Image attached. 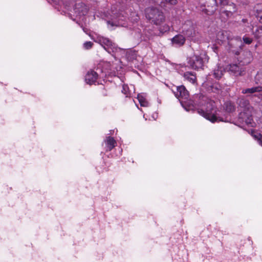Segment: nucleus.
I'll return each mask as SVG.
<instances>
[{
  "label": "nucleus",
  "instance_id": "412c9836",
  "mask_svg": "<svg viewBox=\"0 0 262 262\" xmlns=\"http://www.w3.org/2000/svg\"><path fill=\"white\" fill-rule=\"evenodd\" d=\"M122 92L126 95V97H129L132 91L127 85L124 84L122 86Z\"/></svg>",
  "mask_w": 262,
  "mask_h": 262
},
{
  "label": "nucleus",
  "instance_id": "9b49d317",
  "mask_svg": "<svg viewBox=\"0 0 262 262\" xmlns=\"http://www.w3.org/2000/svg\"><path fill=\"white\" fill-rule=\"evenodd\" d=\"M252 60H253L252 53L250 51H246L244 53L243 57L242 59L240 61V62L245 67L246 65H247V64L250 63Z\"/></svg>",
  "mask_w": 262,
  "mask_h": 262
},
{
  "label": "nucleus",
  "instance_id": "bb28decb",
  "mask_svg": "<svg viewBox=\"0 0 262 262\" xmlns=\"http://www.w3.org/2000/svg\"><path fill=\"white\" fill-rule=\"evenodd\" d=\"M255 138H257L258 142L262 146V135H261L260 134H259L257 136H255Z\"/></svg>",
  "mask_w": 262,
  "mask_h": 262
},
{
  "label": "nucleus",
  "instance_id": "5701e85b",
  "mask_svg": "<svg viewBox=\"0 0 262 262\" xmlns=\"http://www.w3.org/2000/svg\"><path fill=\"white\" fill-rule=\"evenodd\" d=\"M255 8H262V4H257L255 7ZM257 17L259 18V21L261 23H262V11L261 12H257Z\"/></svg>",
  "mask_w": 262,
  "mask_h": 262
},
{
  "label": "nucleus",
  "instance_id": "f03ea898",
  "mask_svg": "<svg viewBox=\"0 0 262 262\" xmlns=\"http://www.w3.org/2000/svg\"><path fill=\"white\" fill-rule=\"evenodd\" d=\"M95 41L98 42L109 53H113V56L115 58H118L124 54L125 51L122 48H118L108 38L101 36H98Z\"/></svg>",
  "mask_w": 262,
  "mask_h": 262
},
{
  "label": "nucleus",
  "instance_id": "dca6fc26",
  "mask_svg": "<svg viewBox=\"0 0 262 262\" xmlns=\"http://www.w3.org/2000/svg\"><path fill=\"white\" fill-rule=\"evenodd\" d=\"M184 77L185 80H187L191 83H194L196 81V76L192 72H187L184 74Z\"/></svg>",
  "mask_w": 262,
  "mask_h": 262
},
{
  "label": "nucleus",
  "instance_id": "39448f33",
  "mask_svg": "<svg viewBox=\"0 0 262 262\" xmlns=\"http://www.w3.org/2000/svg\"><path fill=\"white\" fill-rule=\"evenodd\" d=\"M112 14H110V17L108 18V20H107L108 28H111L114 26H126V21L123 16H121L118 13H114V11H112Z\"/></svg>",
  "mask_w": 262,
  "mask_h": 262
},
{
  "label": "nucleus",
  "instance_id": "c756f323",
  "mask_svg": "<svg viewBox=\"0 0 262 262\" xmlns=\"http://www.w3.org/2000/svg\"><path fill=\"white\" fill-rule=\"evenodd\" d=\"M222 5H225L226 4V0H220Z\"/></svg>",
  "mask_w": 262,
  "mask_h": 262
},
{
  "label": "nucleus",
  "instance_id": "b1692460",
  "mask_svg": "<svg viewBox=\"0 0 262 262\" xmlns=\"http://www.w3.org/2000/svg\"><path fill=\"white\" fill-rule=\"evenodd\" d=\"M243 39L244 43L248 45L250 44L252 41V39L251 38L248 37L246 36H244L243 38Z\"/></svg>",
  "mask_w": 262,
  "mask_h": 262
},
{
  "label": "nucleus",
  "instance_id": "1a4fd4ad",
  "mask_svg": "<svg viewBox=\"0 0 262 262\" xmlns=\"http://www.w3.org/2000/svg\"><path fill=\"white\" fill-rule=\"evenodd\" d=\"M98 74L93 70L89 71L85 76V81L90 85L94 84L98 78Z\"/></svg>",
  "mask_w": 262,
  "mask_h": 262
},
{
  "label": "nucleus",
  "instance_id": "f257e3e1",
  "mask_svg": "<svg viewBox=\"0 0 262 262\" xmlns=\"http://www.w3.org/2000/svg\"><path fill=\"white\" fill-rule=\"evenodd\" d=\"M174 93L186 111L197 110L198 114L212 123L225 121L224 118L220 116V111L215 108L214 101L203 97L202 101H204V103L200 102V104H194L192 100L188 99L189 93L184 85L177 86V91Z\"/></svg>",
  "mask_w": 262,
  "mask_h": 262
},
{
  "label": "nucleus",
  "instance_id": "a211bd4d",
  "mask_svg": "<svg viewBox=\"0 0 262 262\" xmlns=\"http://www.w3.org/2000/svg\"><path fill=\"white\" fill-rule=\"evenodd\" d=\"M137 99L140 104V105L143 107H147L149 106V103L146 100L144 96L142 94H138Z\"/></svg>",
  "mask_w": 262,
  "mask_h": 262
},
{
  "label": "nucleus",
  "instance_id": "ddd939ff",
  "mask_svg": "<svg viewBox=\"0 0 262 262\" xmlns=\"http://www.w3.org/2000/svg\"><path fill=\"white\" fill-rule=\"evenodd\" d=\"M262 92V86H254L250 88H247L243 89L242 91V93L243 94H253L255 93H259Z\"/></svg>",
  "mask_w": 262,
  "mask_h": 262
},
{
  "label": "nucleus",
  "instance_id": "f8f14e48",
  "mask_svg": "<svg viewBox=\"0 0 262 262\" xmlns=\"http://www.w3.org/2000/svg\"><path fill=\"white\" fill-rule=\"evenodd\" d=\"M106 151H111L116 145V141L110 136L107 137L104 140Z\"/></svg>",
  "mask_w": 262,
  "mask_h": 262
},
{
  "label": "nucleus",
  "instance_id": "f3484780",
  "mask_svg": "<svg viewBox=\"0 0 262 262\" xmlns=\"http://www.w3.org/2000/svg\"><path fill=\"white\" fill-rule=\"evenodd\" d=\"M183 32L186 37L191 38H193L195 35V31L192 26H190L188 30H185V28H184Z\"/></svg>",
  "mask_w": 262,
  "mask_h": 262
},
{
  "label": "nucleus",
  "instance_id": "9d476101",
  "mask_svg": "<svg viewBox=\"0 0 262 262\" xmlns=\"http://www.w3.org/2000/svg\"><path fill=\"white\" fill-rule=\"evenodd\" d=\"M185 40V37L183 35L178 34L171 39V43L174 47H181L184 44Z\"/></svg>",
  "mask_w": 262,
  "mask_h": 262
},
{
  "label": "nucleus",
  "instance_id": "7ed1b4c3",
  "mask_svg": "<svg viewBox=\"0 0 262 262\" xmlns=\"http://www.w3.org/2000/svg\"><path fill=\"white\" fill-rule=\"evenodd\" d=\"M145 14L146 19L157 26L161 25L165 20L163 13L158 9L148 8L146 9Z\"/></svg>",
  "mask_w": 262,
  "mask_h": 262
},
{
  "label": "nucleus",
  "instance_id": "393cba45",
  "mask_svg": "<svg viewBox=\"0 0 262 262\" xmlns=\"http://www.w3.org/2000/svg\"><path fill=\"white\" fill-rule=\"evenodd\" d=\"M93 45V43L91 41H86L83 43V47L85 49H90Z\"/></svg>",
  "mask_w": 262,
  "mask_h": 262
},
{
  "label": "nucleus",
  "instance_id": "2eb2a0df",
  "mask_svg": "<svg viewBox=\"0 0 262 262\" xmlns=\"http://www.w3.org/2000/svg\"><path fill=\"white\" fill-rule=\"evenodd\" d=\"M125 53L124 54H122V56H120V57H123L125 54L126 55V58L129 61H133L134 59H135L137 57V53L135 51L130 50L126 52L124 50ZM119 58V57L118 58Z\"/></svg>",
  "mask_w": 262,
  "mask_h": 262
},
{
  "label": "nucleus",
  "instance_id": "473e14b6",
  "mask_svg": "<svg viewBox=\"0 0 262 262\" xmlns=\"http://www.w3.org/2000/svg\"><path fill=\"white\" fill-rule=\"evenodd\" d=\"M116 70H117V71H119V70L118 69V68H116Z\"/></svg>",
  "mask_w": 262,
  "mask_h": 262
},
{
  "label": "nucleus",
  "instance_id": "20e7f679",
  "mask_svg": "<svg viewBox=\"0 0 262 262\" xmlns=\"http://www.w3.org/2000/svg\"><path fill=\"white\" fill-rule=\"evenodd\" d=\"M208 58L205 53H201L200 56L194 54L193 56L188 58V63L189 66L194 69H199L202 68L204 62L208 61Z\"/></svg>",
  "mask_w": 262,
  "mask_h": 262
},
{
  "label": "nucleus",
  "instance_id": "7c9ffc66",
  "mask_svg": "<svg viewBox=\"0 0 262 262\" xmlns=\"http://www.w3.org/2000/svg\"><path fill=\"white\" fill-rule=\"evenodd\" d=\"M157 116H158L157 114L155 113V114H153L152 118H154V120H156Z\"/></svg>",
  "mask_w": 262,
  "mask_h": 262
},
{
  "label": "nucleus",
  "instance_id": "cd10ccee",
  "mask_svg": "<svg viewBox=\"0 0 262 262\" xmlns=\"http://www.w3.org/2000/svg\"><path fill=\"white\" fill-rule=\"evenodd\" d=\"M165 1L171 5H175L177 3V0H165Z\"/></svg>",
  "mask_w": 262,
  "mask_h": 262
},
{
  "label": "nucleus",
  "instance_id": "0eeeda50",
  "mask_svg": "<svg viewBox=\"0 0 262 262\" xmlns=\"http://www.w3.org/2000/svg\"><path fill=\"white\" fill-rule=\"evenodd\" d=\"M238 121L242 123H245L248 126L251 127H254L255 124L249 110L246 111L244 110L239 114Z\"/></svg>",
  "mask_w": 262,
  "mask_h": 262
},
{
  "label": "nucleus",
  "instance_id": "6e6552de",
  "mask_svg": "<svg viewBox=\"0 0 262 262\" xmlns=\"http://www.w3.org/2000/svg\"><path fill=\"white\" fill-rule=\"evenodd\" d=\"M74 11L76 17L83 20V16L88 13V8L84 4L79 3L75 5Z\"/></svg>",
  "mask_w": 262,
  "mask_h": 262
},
{
  "label": "nucleus",
  "instance_id": "aec40b11",
  "mask_svg": "<svg viewBox=\"0 0 262 262\" xmlns=\"http://www.w3.org/2000/svg\"><path fill=\"white\" fill-rule=\"evenodd\" d=\"M224 107L228 113H231L235 110V107L231 102H226L224 104Z\"/></svg>",
  "mask_w": 262,
  "mask_h": 262
},
{
  "label": "nucleus",
  "instance_id": "a878e982",
  "mask_svg": "<svg viewBox=\"0 0 262 262\" xmlns=\"http://www.w3.org/2000/svg\"><path fill=\"white\" fill-rule=\"evenodd\" d=\"M104 64H106V66H108V69L107 68H106V70H107L108 71V70L114 71L113 70L114 64L112 66H111L110 62H105Z\"/></svg>",
  "mask_w": 262,
  "mask_h": 262
},
{
  "label": "nucleus",
  "instance_id": "c85d7f7f",
  "mask_svg": "<svg viewBox=\"0 0 262 262\" xmlns=\"http://www.w3.org/2000/svg\"><path fill=\"white\" fill-rule=\"evenodd\" d=\"M169 30V27L168 26H164L163 29L161 30V31L163 32H166Z\"/></svg>",
  "mask_w": 262,
  "mask_h": 262
},
{
  "label": "nucleus",
  "instance_id": "423d86ee",
  "mask_svg": "<svg viewBox=\"0 0 262 262\" xmlns=\"http://www.w3.org/2000/svg\"><path fill=\"white\" fill-rule=\"evenodd\" d=\"M227 69L235 76H241L245 74L246 68L239 61L228 66Z\"/></svg>",
  "mask_w": 262,
  "mask_h": 262
},
{
  "label": "nucleus",
  "instance_id": "4be33fe9",
  "mask_svg": "<svg viewBox=\"0 0 262 262\" xmlns=\"http://www.w3.org/2000/svg\"><path fill=\"white\" fill-rule=\"evenodd\" d=\"M215 10L216 6H215L214 7H212V9L211 10H209L208 9H203V11L207 15H210L213 14Z\"/></svg>",
  "mask_w": 262,
  "mask_h": 262
},
{
  "label": "nucleus",
  "instance_id": "6ab92c4d",
  "mask_svg": "<svg viewBox=\"0 0 262 262\" xmlns=\"http://www.w3.org/2000/svg\"><path fill=\"white\" fill-rule=\"evenodd\" d=\"M255 38L258 40L262 41V26L259 27L254 32Z\"/></svg>",
  "mask_w": 262,
  "mask_h": 262
},
{
  "label": "nucleus",
  "instance_id": "2f4dec72",
  "mask_svg": "<svg viewBox=\"0 0 262 262\" xmlns=\"http://www.w3.org/2000/svg\"><path fill=\"white\" fill-rule=\"evenodd\" d=\"M213 1L214 2V4H215L216 3V0H213Z\"/></svg>",
  "mask_w": 262,
  "mask_h": 262
},
{
  "label": "nucleus",
  "instance_id": "4468645a",
  "mask_svg": "<svg viewBox=\"0 0 262 262\" xmlns=\"http://www.w3.org/2000/svg\"><path fill=\"white\" fill-rule=\"evenodd\" d=\"M225 72V69L219 64L216 69H215L213 71V75L215 78L219 79L223 76L224 73Z\"/></svg>",
  "mask_w": 262,
  "mask_h": 262
}]
</instances>
